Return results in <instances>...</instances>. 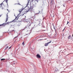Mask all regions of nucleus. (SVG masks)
Returning a JSON list of instances; mask_svg holds the SVG:
<instances>
[{
	"instance_id": "f257e3e1",
	"label": "nucleus",
	"mask_w": 73,
	"mask_h": 73,
	"mask_svg": "<svg viewBox=\"0 0 73 73\" xmlns=\"http://www.w3.org/2000/svg\"><path fill=\"white\" fill-rule=\"evenodd\" d=\"M12 23V22H7V23H4L0 25V27L1 26H3V27H5L6 25L9 24V23Z\"/></svg>"
},
{
	"instance_id": "f03ea898",
	"label": "nucleus",
	"mask_w": 73,
	"mask_h": 73,
	"mask_svg": "<svg viewBox=\"0 0 73 73\" xmlns=\"http://www.w3.org/2000/svg\"><path fill=\"white\" fill-rule=\"evenodd\" d=\"M33 11V8L32 7H30L29 9L28 10L26 11V12H32Z\"/></svg>"
},
{
	"instance_id": "7ed1b4c3",
	"label": "nucleus",
	"mask_w": 73,
	"mask_h": 73,
	"mask_svg": "<svg viewBox=\"0 0 73 73\" xmlns=\"http://www.w3.org/2000/svg\"><path fill=\"white\" fill-rule=\"evenodd\" d=\"M50 43H51V41L47 43H45L44 44V46H48V44H49Z\"/></svg>"
},
{
	"instance_id": "20e7f679",
	"label": "nucleus",
	"mask_w": 73,
	"mask_h": 73,
	"mask_svg": "<svg viewBox=\"0 0 73 73\" xmlns=\"http://www.w3.org/2000/svg\"><path fill=\"white\" fill-rule=\"evenodd\" d=\"M24 9V8H22L20 9H19V12H20L19 14H20V13H21V12H22V11H23V10Z\"/></svg>"
},
{
	"instance_id": "39448f33",
	"label": "nucleus",
	"mask_w": 73,
	"mask_h": 73,
	"mask_svg": "<svg viewBox=\"0 0 73 73\" xmlns=\"http://www.w3.org/2000/svg\"><path fill=\"white\" fill-rule=\"evenodd\" d=\"M19 19V17L18 16H17V17H15V19L14 20L15 21H16V20H17Z\"/></svg>"
},
{
	"instance_id": "423d86ee",
	"label": "nucleus",
	"mask_w": 73,
	"mask_h": 73,
	"mask_svg": "<svg viewBox=\"0 0 73 73\" xmlns=\"http://www.w3.org/2000/svg\"><path fill=\"white\" fill-rule=\"evenodd\" d=\"M58 69L57 68H55V71H54V73H56L57 72V71H58Z\"/></svg>"
},
{
	"instance_id": "0eeeda50",
	"label": "nucleus",
	"mask_w": 73,
	"mask_h": 73,
	"mask_svg": "<svg viewBox=\"0 0 73 73\" xmlns=\"http://www.w3.org/2000/svg\"><path fill=\"white\" fill-rule=\"evenodd\" d=\"M36 57L37 58H41V56L40 55H39V54H38L36 55Z\"/></svg>"
},
{
	"instance_id": "6e6552de",
	"label": "nucleus",
	"mask_w": 73,
	"mask_h": 73,
	"mask_svg": "<svg viewBox=\"0 0 73 73\" xmlns=\"http://www.w3.org/2000/svg\"><path fill=\"white\" fill-rule=\"evenodd\" d=\"M50 5H53V0H51L50 1Z\"/></svg>"
},
{
	"instance_id": "1a4fd4ad",
	"label": "nucleus",
	"mask_w": 73,
	"mask_h": 73,
	"mask_svg": "<svg viewBox=\"0 0 73 73\" xmlns=\"http://www.w3.org/2000/svg\"><path fill=\"white\" fill-rule=\"evenodd\" d=\"M72 37L71 35H69V36H68V40H69V39L70 38V37Z\"/></svg>"
},
{
	"instance_id": "9d476101",
	"label": "nucleus",
	"mask_w": 73,
	"mask_h": 73,
	"mask_svg": "<svg viewBox=\"0 0 73 73\" xmlns=\"http://www.w3.org/2000/svg\"><path fill=\"white\" fill-rule=\"evenodd\" d=\"M7 18L6 19V20L5 21V22H7V21H8V14H7Z\"/></svg>"
},
{
	"instance_id": "9b49d317",
	"label": "nucleus",
	"mask_w": 73,
	"mask_h": 73,
	"mask_svg": "<svg viewBox=\"0 0 73 73\" xmlns=\"http://www.w3.org/2000/svg\"><path fill=\"white\" fill-rule=\"evenodd\" d=\"M5 60V59H1V61H3V60Z\"/></svg>"
},
{
	"instance_id": "f8f14e48",
	"label": "nucleus",
	"mask_w": 73,
	"mask_h": 73,
	"mask_svg": "<svg viewBox=\"0 0 73 73\" xmlns=\"http://www.w3.org/2000/svg\"><path fill=\"white\" fill-rule=\"evenodd\" d=\"M22 45H24V42H23L22 43Z\"/></svg>"
},
{
	"instance_id": "ddd939ff",
	"label": "nucleus",
	"mask_w": 73,
	"mask_h": 73,
	"mask_svg": "<svg viewBox=\"0 0 73 73\" xmlns=\"http://www.w3.org/2000/svg\"><path fill=\"white\" fill-rule=\"evenodd\" d=\"M13 31H15L14 30H11V32H13Z\"/></svg>"
},
{
	"instance_id": "4468645a",
	"label": "nucleus",
	"mask_w": 73,
	"mask_h": 73,
	"mask_svg": "<svg viewBox=\"0 0 73 73\" xmlns=\"http://www.w3.org/2000/svg\"><path fill=\"white\" fill-rule=\"evenodd\" d=\"M28 4H29V2H28L27 4V6L28 5Z\"/></svg>"
},
{
	"instance_id": "2eb2a0df",
	"label": "nucleus",
	"mask_w": 73,
	"mask_h": 73,
	"mask_svg": "<svg viewBox=\"0 0 73 73\" xmlns=\"http://www.w3.org/2000/svg\"><path fill=\"white\" fill-rule=\"evenodd\" d=\"M69 22H68V21H67V25L68 24H69Z\"/></svg>"
},
{
	"instance_id": "dca6fc26",
	"label": "nucleus",
	"mask_w": 73,
	"mask_h": 73,
	"mask_svg": "<svg viewBox=\"0 0 73 73\" xmlns=\"http://www.w3.org/2000/svg\"><path fill=\"white\" fill-rule=\"evenodd\" d=\"M18 5H21V4H20L19 3L17 4Z\"/></svg>"
},
{
	"instance_id": "f3484780",
	"label": "nucleus",
	"mask_w": 73,
	"mask_h": 73,
	"mask_svg": "<svg viewBox=\"0 0 73 73\" xmlns=\"http://www.w3.org/2000/svg\"><path fill=\"white\" fill-rule=\"evenodd\" d=\"M2 4H3V3H2L1 4H0V5H1H1H2Z\"/></svg>"
},
{
	"instance_id": "a211bd4d",
	"label": "nucleus",
	"mask_w": 73,
	"mask_h": 73,
	"mask_svg": "<svg viewBox=\"0 0 73 73\" xmlns=\"http://www.w3.org/2000/svg\"><path fill=\"white\" fill-rule=\"evenodd\" d=\"M54 28L55 29V31H56V29H55V27H54Z\"/></svg>"
},
{
	"instance_id": "6ab92c4d",
	"label": "nucleus",
	"mask_w": 73,
	"mask_h": 73,
	"mask_svg": "<svg viewBox=\"0 0 73 73\" xmlns=\"http://www.w3.org/2000/svg\"><path fill=\"white\" fill-rule=\"evenodd\" d=\"M8 0H6V2L7 3V2Z\"/></svg>"
},
{
	"instance_id": "aec40b11",
	"label": "nucleus",
	"mask_w": 73,
	"mask_h": 73,
	"mask_svg": "<svg viewBox=\"0 0 73 73\" xmlns=\"http://www.w3.org/2000/svg\"><path fill=\"white\" fill-rule=\"evenodd\" d=\"M39 40L40 41H41L42 40V39H40V40Z\"/></svg>"
},
{
	"instance_id": "412c9836",
	"label": "nucleus",
	"mask_w": 73,
	"mask_h": 73,
	"mask_svg": "<svg viewBox=\"0 0 73 73\" xmlns=\"http://www.w3.org/2000/svg\"><path fill=\"white\" fill-rule=\"evenodd\" d=\"M11 48V47H10L9 48V49H10V48Z\"/></svg>"
},
{
	"instance_id": "4be33fe9",
	"label": "nucleus",
	"mask_w": 73,
	"mask_h": 73,
	"mask_svg": "<svg viewBox=\"0 0 73 73\" xmlns=\"http://www.w3.org/2000/svg\"><path fill=\"white\" fill-rule=\"evenodd\" d=\"M9 47H8V46H7V48H8Z\"/></svg>"
},
{
	"instance_id": "5701e85b",
	"label": "nucleus",
	"mask_w": 73,
	"mask_h": 73,
	"mask_svg": "<svg viewBox=\"0 0 73 73\" xmlns=\"http://www.w3.org/2000/svg\"><path fill=\"white\" fill-rule=\"evenodd\" d=\"M22 16H23L24 15V14L23 15H21Z\"/></svg>"
},
{
	"instance_id": "b1692460",
	"label": "nucleus",
	"mask_w": 73,
	"mask_h": 73,
	"mask_svg": "<svg viewBox=\"0 0 73 73\" xmlns=\"http://www.w3.org/2000/svg\"><path fill=\"white\" fill-rule=\"evenodd\" d=\"M64 30H65V28L64 29L63 31H64Z\"/></svg>"
},
{
	"instance_id": "393cba45",
	"label": "nucleus",
	"mask_w": 73,
	"mask_h": 73,
	"mask_svg": "<svg viewBox=\"0 0 73 73\" xmlns=\"http://www.w3.org/2000/svg\"><path fill=\"white\" fill-rule=\"evenodd\" d=\"M39 11V13H40V11Z\"/></svg>"
},
{
	"instance_id": "a878e982",
	"label": "nucleus",
	"mask_w": 73,
	"mask_h": 73,
	"mask_svg": "<svg viewBox=\"0 0 73 73\" xmlns=\"http://www.w3.org/2000/svg\"><path fill=\"white\" fill-rule=\"evenodd\" d=\"M13 64H15V63H14Z\"/></svg>"
},
{
	"instance_id": "bb28decb",
	"label": "nucleus",
	"mask_w": 73,
	"mask_h": 73,
	"mask_svg": "<svg viewBox=\"0 0 73 73\" xmlns=\"http://www.w3.org/2000/svg\"><path fill=\"white\" fill-rule=\"evenodd\" d=\"M37 1V3H38V1Z\"/></svg>"
},
{
	"instance_id": "cd10ccee",
	"label": "nucleus",
	"mask_w": 73,
	"mask_h": 73,
	"mask_svg": "<svg viewBox=\"0 0 73 73\" xmlns=\"http://www.w3.org/2000/svg\"><path fill=\"white\" fill-rule=\"evenodd\" d=\"M7 11H8V9H7Z\"/></svg>"
},
{
	"instance_id": "c85d7f7f",
	"label": "nucleus",
	"mask_w": 73,
	"mask_h": 73,
	"mask_svg": "<svg viewBox=\"0 0 73 73\" xmlns=\"http://www.w3.org/2000/svg\"><path fill=\"white\" fill-rule=\"evenodd\" d=\"M21 38H22V37H21Z\"/></svg>"
},
{
	"instance_id": "c756f323",
	"label": "nucleus",
	"mask_w": 73,
	"mask_h": 73,
	"mask_svg": "<svg viewBox=\"0 0 73 73\" xmlns=\"http://www.w3.org/2000/svg\"><path fill=\"white\" fill-rule=\"evenodd\" d=\"M59 30H60V29H59Z\"/></svg>"
},
{
	"instance_id": "7c9ffc66",
	"label": "nucleus",
	"mask_w": 73,
	"mask_h": 73,
	"mask_svg": "<svg viewBox=\"0 0 73 73\" xmlns=\"http://www.w3.org/2000/svg\"><path fill=\"white\" fill-rule=\"evenodd\" d=\"M1 16H0V17Z\"/></svg>"
}]
</instances>
